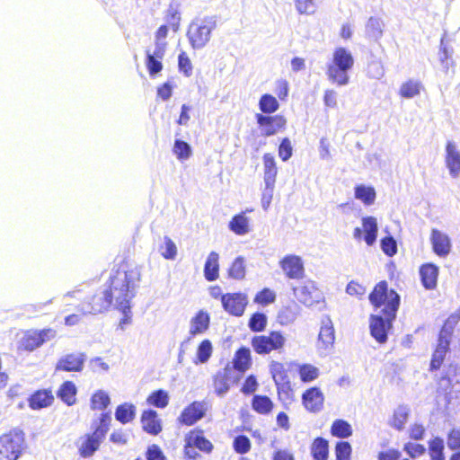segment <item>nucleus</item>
I'll use <instances>...</instances> for the list:
<instances>
[{
	"instance_id": "f3484780",
	"label": "nucleus",
	"mask_w": 460,
	"mask_h": 460,
	"mask_svg": "<svg viewBox=\"0 0 460 460\" xmlns=\"http://www.w3.org/2000/svg\"><path fill=\"white\" fill-rule=\"evenodd\" d=\"M430 242L432 244L433 252L439 257H446L451 252V240L449 236L438 230L432 229L430 234Z\"/></svg>"
},
{
	"instance_id": "e2e57ef3",
	"label": "nucleus",
	"mask_w": 460,
	"mask_h": 460,
	"mask_svg": "<svg viewBox=\"0 0 460 460\" xmlns=\"http://www.w3.org/2000/svg\"><path fill=\"white\" fill-rule=\"evenodd\" d=\"M292 146L288 137H285L279 147V155L284 161H288L292 156Z\"/></svg>"
},
{
	"instance_id": "4c0bfd02",
	"label": "nucleus",
	"mask_w": 460,
	"mask_h": 460,
	"mask_svg": "<svg viewBox=\"0 0 460 460\" xmlns=\"http://www.w3.org/2000/svg\"><path fill=\"white\" fill-rule=\"evenodd\" d=\"M172 153L180 162H185L192 155V148L186 141L175 139Z\"/></svg>"
},
{
	"instance_id": "603ef678",
	"label": "nucleus",
	"mask_w": 460,
	"mask_h": 460,
	"mask_svg": "<svg viewBox=\"0 0 460 460\" xmlns=\"http://www.w3.org/2000/svg\"><path fill=\"white\" fill-rule=\"evenodd\" d=\"M296 10L300 14L311 15L317 10L315 0H294Z\"/></svg>"
},
{
	"instance_id": "4be33fe9",
	"label": "nucleus",
	"mask_w": 460,
	"mask_h": 460,
	"mask_svg": "<svg viewBox=\"0 0 460 460\" xmlns=\"http://www.w3.org/2000/svg\"><path fill=\"white\" fill-rule=\"evenodd\" d=\"M420 275L424 288L433 289L437 286L438 267L433 263L424 264L420 269Z\"/></svg>"
},
{
	"instance_id": "7c9ffc66",
	"label": "nucleus",
	"mask_w": 460,
	"mask_h": 460,
	"mask_svg": "<svg viewBox=\"0 0 460 460\" xmlns=\"http://www.w3.org/2000/svg\"><path fill=\"white\" fill-rule=\"evenodd\" d=\"M229 229L238 235H244L250 232L249 218L245 212L233 217L228 225Z\"/></svg>"
},
{
	"instance_id": "473e14b6",
	"label": "nucleus",
	"mask_w": 460,
	"mask_h": 460,
	"mask_svg": "<svg viewBox=\"0 0 460 460\" xmlns=\"http://www.w3.org/2000/svg\"><path fill=\"white\" fill-rule=\"evenodd\" d=\"M76 392L77 389L75 384L71 381H66L61 385L57 394L66 404L71 406L75 403Z\"/></svg>"
},
{
	"instance_id": "f704fd0d",
	"label": "nucleus",
	"mask_w": 460,
	"mask_h": 460,
	"mask_svg": "<svg viewBox=\"0 0 460 460\" xmlns=\"http://www.w3.org/2000/svg\"><path fill=\"white\" fill-rule=\"evenodd\" d=\"M111 404V397L104 390L96 391L91 397L90 407L93 411H105Z\"/></svg>"
},
{
	"instance_id": "dca6fc26",
	"label": "nucleus",
	"mask_w": 460,
	"mask_h": 460,
	"mask_svg": "<svg viewBox=\"0 0 460 460\" xmlns=\"http://www.w3.org/2000/svg\"><path fill=\"white\" fill-rule=\"evenodd\" d=\"M86 359L84 353H71L63 356L57 363L56 370L80 372Z\"/></svg>"
},
{
	"instance_id": "c03bdc74",
	"label": "nucleus",
	"mask_w": 460,
	"mask_h": 460,
	"mask_svg": "<svg viewBox=\"0 0 460 460\" xmlns=\"http://www.w3.org/2000/svg\"><path fill=\"white\" fill-rule=\"evenodd\" d=\"M259 108L263 113H273L279 110V104L278 100L271 94H263L259 101Z\"/></svg>"
},
{
	"instance_id": "f03ea898",
	"label": "nucleus",
	"mask_w": 460,
	"mask_h": 460,
	"mask_svg": "<svg viewBox=\"0 0 460 460\" xmlns=\"http://www.w3.org/2000/svg\"><path fill=\"white\" fill-rule=\"evenodd\" d=\"M369 301L376 307H381L384 315L372 314L369 320V328L372 337L379 343L387 341V333L393 327V322L400 305L401 297L394 289H388L385 281L379 282L369 295Z\"/></svg>"
},
{
	"instance_id": "a878e982",
	"label": "nucleus",
	"mask_w": 460,
	"mask_h": 460,
	"mask_svg": "<svg viewBox=\"0 0 460 460\" xmlns=\"http://www.w3.org/2000/svg\"><path fill=\"white\" fill-rule=\"evenodd\" d=\"M362 226L363 230L365 232L364 240L367 243V245L371 246L373 245L377 237V220L374 217H364L362 218Z\"/></svg>"
},
{
	"instance_id": "c756f323",
	"label": "nucleus",
	"mask_w": 460,
	"mask_h": 460,
	"mask_svg": "<svg viewBox=\"0 0 460 460\" xmlns=\"http://www.w3.org/2000/svg\"><path fill=\"white\" fill-rule=\"evenodd\" d=\"M54 400L52 394L47 390L35 392L29 400L30 407L33 410L49 406Z\"/></svg>"
},
{
	"instance_id": "49530a36",
	"label": "nucleus",
	"mask_w": 460,
	"mask_h": 460,
	"mask_svg": "<svg viewBox=\"0 0 460 460\" xmlns=\"http://www.w3.org/2000/svg\"><path fill=\"white\" fill-rule=\"evenodd\" d=\"M213 346L209 340H203L197 349V361L196 364H204L208 361L212 355Z\"/></svg>"
},
{
	"instance_id": "774afa93",
	"label": "nucleus",
	"mask_w": 460,
	"mask_h": 460,
	"mask_svg": "<svg viewBox=\"0 0 460 460\" xmlns=\"http://www.w3.org/2000/svg\"><path fill=\"white\" fill-rule=\"evenodd\" d=\"M146 460H166L165 456L157 445H151L146 453Z\"/></svg>"
},
{
	"instance_id": "7ed1b4c3",
	"label": "nucleus",
	"mask_w": 460,
	"mask_h": 460,
	"mask_svg": "<svg viewBox=\"0 0 460 460\" xmlns=\"http://www.w3.org/2000/svg\"><path fill=\"white\" fill-rule=\"evenodd\" d=\"M354 65V58L349 50L343 47L337 48L332 61L327 65L328 80L337 86H345L349 83V72Z\"/></svg>"
},
{
	"instance_id": "338daca9",
	"label": "nucleus",
	"mask_w": 460,
	"mask_h": 460,
	"mask_svg": "<svg viewBox=\"0 0 460 460\" xmlns=\"http://www.w3.org/2000/svg\"><path fill=\"white\" fill-rule=\"evenodd\" d=\"M404 450L411 457H416L425 453V447L420 444L408 442L404 445Z\"/></svg>"
},
{
	"instance_id": "a211bd4d",
	"label": "nucleus",
	"mask_w": 460,
	"mask_h": 460,
	"mask_svg": "<svg viewBox=\"0 0 460 460\" xmlns=\"http://www.w3.org/2000/svg\"><path fill=\"white\" fill-rule=\"evenodd\" d=\"M302 401L307 411L318 412L323 409L324 396L318 387H311L303 394Z\"/></svg>"
},
{
	"instance_id": "864d4df0",
	"label": "nucleus",
	"mask_w": 460,
	"mask_h": 460,
	"mask_svg": "<svg viewBox=\"0 0 460 460\" xmlns=\"http://www.w3.org/2000/svg\"><path fill=\"white\" fill-rule=\"evenodd\" d=\"M248 325L252 332H261L267 325V316L262 313H255L250 318Z\"/></svg>"
},
{
	"instance_id": "6e6d98bb",
	"label": "nucleus",
	"mask_w": 460,
	"mask_h": 460,
	"mask_svg": "<svg viewBox=\"0 0 460 460\" xmlns=\"http://www.w3.org/2000/svg\"><path fill=\"white\" fill-rule=\"evenodd\" d=\"M178 67L179 71L182 73L185 76H190L192 74V64L188 57L187 53L181 51L178 56Z\"/></svg>"
},
{
	"instance_id": "bf43d9fd",
	"label": "nucleus",
	"mask_w": 460,
	"mask_h": 460,
	"mask_svg": "<svg viewBox=\"0 0 460 460\" xmlns=\"http://www.w3.org/2000/svg\"><path fill=\"white\" fill-rule=\"evenodd\" d=\"M163 58H154L146 55V65L151 76L156 75L163 69Z\"/></svg>"
},
{
	"instance_id": "8fccbe9b",
	"label": "nucleus",
	"mask_w": 460,
	"mask_h": 460,
	"mask_svg": "<svg viewBox=\"0 0 460 460\" xmlns=\"http://www.w3.org/2000/svg\"><path fill=\"white\" fill-rule=\"evenodd\" d=\"M159 252L167 260H174L177 255V247L174 242L168 236L164 237V244L159 247Z\"/></svg>"
},
{
	"instance_id": "f8f14e48",
	"label": "nucleus",
	"mask_w": 460,
	"mask_h": 460,
	"mask_svg": "<svg viewBox=\"0 0 460 460\" xmlns=\"http://www.w3.org/2000/svg\"><path fill=\"white\" fill-rule=\"evenodd\" d=\"M224 309L232 315H243L247 305V296L242 293H227L221 296Z\"/></svg>"
},
{
	"instance_id": "0eeeda50",
	"label": "nucleus",
	"mask_w": 460,
	"mask_h": 460,
	"mask_svg": "<svg viewBox=\"0 0 460 460\" xmlns=\"http://www.w3.org/2000/svg\"><path fill=\"white\" fill-rule=\"evenodd\" d=\"M285 338L279 332H271L269 335L255 336L252 340V346L258 354H268L272 350L281 349L285 344Z\"/></svg>"
},
{
	"instance_id": "4468645a",
	"label": "nucleus",
	"mask_w": 460,
	"mask_h": 460,
	"mask_svg": "<svg viewBox=\"0 0 460 460\" xmlns=\"http://www.w3.org/2000/svg\"><path fill=\"white\" fill-rule=\"evenodd\" d=\"M279 266L288 279H299L305 273L304 262L301 257L288 254L282 258Z\"/></svg>"
},
{
	"instance_id": "2f4dec72",
	"label": "nucleus",
	"mask_w": 460,
	"mask_h": 460,
	"mask_svg": "<svg viewBox=\"0 0 460 460\" xmlns=\"http://www.w3.org/2000/svg\"><path fill=\"white\" fill-rule=\"evenodd\" d=\"M186 441L189 446H194L206 453H210L213 449L212 443L203 436L202 431L191 432Z\"/></svg>"
},
{
	"instance_id": "ddd939ff",
	"label": "nucleus",
	"mask_w": 460,
	"mask_h": 460,
	"mask_svg": "<svg viewBox=\"0 0 460 460\" xmlns=\"http://www.w3.org/2000/svg\"><path fill=\"white\" fill-rule=\"evenodd\" d=\"M293 294L296 298L306 306H310L317 302V288L311 280H303L296 286L292 287Z\"/></svg>"
},
{
	"instance_id": "79ce46f5",
	"label": "nucleus",
	"mask_w": 460,
	"mask_h": 460,
	"mask_svg": "<svg viewBox=\"0 0 460 460\" xmlns=\"http://www.w3.org/2000/svg\"><path fill=\"white\" fill-rule=\"evenodd\" d=\"M409 414L410 409L407 406H398L394 412L392 426L398 430H402L408 420Z\"/></svg>"
},
{
	"instance_id": "6ab92c4d",
	"label": "nucleus",
	"mask_w": 460,
	"mask_h": 460,
	"mask_svg": "<svg viewBox=\"0 0 460 460\" xmlns=\"http://www.w3.org/2000/svg\"><path fill=\"white\" fill-rule=\"evenodd\" d=\"M232 372L233 369L229 366H226L215 375L214 388L218 396L222 397L229 391L231 383L233 382L231 376Z\"/></svg>"
},
{
	"instance_id": "bb28decb",
	"label": "nucleus",
	"mask_w": 460,
	"mask_h": 460,
	"mask_svg": "<svg viewBox=\"0 0 460 460\" xmlns=\"http://www.w3.org/2000/svg\"><path fill=\"white\" fill-rule=\"evenodd\" d=\"M219 255L216 252H211L205 262L204 277L208 281H214L218 278L219 271Z\"/></svg>"
},
{
	"instance_id": "5701e85b",
	"label": "nucleus",
	"mask_w": 460,
	"mask_h": 460,
	"mask_svg": "<svg viewBox=\"0 0 460 460\" xmlns=\"http://www.w3.org/2000/svg\"><path fill=\"white\" fill-rule=\"evenodd\" d=\"M385 22L384 21L376 16H371L365 26L366 37L375 42L379 41L384 34Z\"/></svg>"
},
{
	"instance_id": "72a5a7b5",
	"label": "nucleus",
	"mask_w": 460,
	"mask_h": 460,
	"mask_svg": "<svg viewBox=\"0 0 460 460\" xmlns=\"http://www.w3.org/2000/svg\"><path fill=\"white\" fill-rule=\"evenodd\" d=\"M354 190L355 198L362 201L366 206L374 204L376 197L374 187L360 184L357 185Z\"/></svg>"
},
{
	"instance_id": "58836bf2",
	"label": "nucleus",
	"mask_w": 460,
	"mask_h": 460,
	"mask_svg": "<svg viewBox=\"0 0 460 460\" xmlns=\"http://www.w3.org/2000/svg\"><path fill=\"white\" fill-rule=\"evenodd\" d=\"M331 433L333 437L347 438L352 435L350 424L344 420H335L331 427Z\"/></svg>"
},
{
	"instance_id": "c85d7f7f",
	"label": "nucleus",
	"mask_w": 460,
	"mask_h": 460,
	"mask_svg": "<svg viewBox=\"0 0 460 460\" xmlns=\"http://www.w3.org/2000/svg\"><path fill=\"white\" fill-rule=\"evenodd\" d=\"M264 183L265 185H275L278 169L275 158L271 154L263 155Z\"/></svg>"
},
{
	"instance_id": "e433bc0d",
	"label": "nucleus",
	"mask_w": 460,
	"mask_h": 460,
	"mask_svg": "<svg viewBox=\"0 0 460 460\" xmlns=\"http://www.w3.org/2000/svg\"><path fill=\"white\" fill-rule=\"evenodd\" d=\"M251 366V352L248 348H240L234 358V367L239 371H245Z\"/></svg>"
},
{
	"instance_id": "423d86ee",
	"label": "nucleus",
	"mask_w": 460,
	"mask_h": 460,
	"mask_svg": "<svg viewBox=\"0 0 460 460\" xmlns=\"http://www.w3.org/2000/svg\"><path fill=\"white\" fill-rule=\"evenodd\" d=\"M56 336L57 332L52 328L28 330L18 341L17 349L18 350L32 352L45 342L55 339Z\"/></svg>"
},
{
	"instance_id": "20e7f679",
	"label": "nucleus",
	"mask_w": 460,
	"mask_h": 460,
	"mask_svg": "<svg viewBox=\"0 0 460 460\" xmlns=\"http://www.w3.org/2000/svg\"><path fill=\"white\" fill-rule=\"evenodd\" d=\"M111 411H103L93 420L91 428L93 432L85 435L84 440L79 447L80 455L83 457L92 456L104 440L111 423Z\"/></svg>"
},
{
	"instance_id": "4d7b16f0",
	"label": "nucleus",
	"mask_w": 460,
	"mask_h": 460,
	"mask_svg": "<svg viewBox=\"0 0 460 460\" xmlns=\"http://www.w3.org/2000/svg\"><path fill=\"white\" fill-rule=\"evenodd\" d=\"M351 446L347 441H340L335 447V455L337 460H350Z\"/></svg>"
},
{
	"instance_id": "b1692460",
	"label": "nucleus",
	"mask_w": 460,
	"mask_h": 460,
	"mask_svg": "<svg viewBox=\"0 0 460 460\" xmlns=\"http://www.w3.org/2000/svg\"><path fill=\"white\" fill-rule=\"evenodd\" d=\"M301 312V307L295 301L283 306L278 313V321L281 325H288L296 321Z\"/></svg>"
},
{
	"instance_id": "0e129e2a",
	"label": "nucleus",
	"mask_w": 460,
	"mask_h": 460,
	"mask_svg": "<svg viewBox=\"0 0 460 460\" xmlns=\"http://www.w3.org/2000/svg\"><path fill=\"white\" fill-rule=\"evenodd\" d=\"M447 443L451 450L460 449V429H453L448 433Z\"/></svg>"
},
{
	"instance_id": "6e6552de",
	"label": "nucleus",
	"mask_w": 460,
	"mask_h": 460,
	"mask_svg": "<svg viewBox=\"0 0 460 460\" xmlns=\"http://www.w3.org/2000/svg\"><path fill=\"white\" fill-rule=\"evenodd\" d=\"M22 436L13 432L0 438V460H17L22 451Z\"/></svg>"
},
{
	"instance_id": "aec40b11",
	"label": "nucleus",
	"mask_w": 460,
	"mask_h": 460,
	"mask_svg": "<svg viewBox=\"0 0 460 460\" xmlns=\"http://www.w3.org/2000/svg\"><path fill=\"white\" fill-rule=\"evenodd\" d=\"M143 429L151 435H157L162 430L161 420L155 410H146L141 415Z\"/></svg>"
},
{
	"instance_id": "cd10ccee",
	"label": "nucleus",
	"mask_w": 460,
	"mask_h": 460,
	"mask_svg": "<svg viewBox=\"0 0 460 460\" xmlns=\"http://www.w3.org/2000/svg\"><path fill=\"white\" fill-rule=\"evenodd\" d=\"M136 406L129 402L121 403L115 410V419L124 425L131 422L136 418Z\"/></svg>"
},
{
	"instance_id": "c9c22d12",
	"label": "nucleus",
	"mask_w": 460,
	"mask_h": 460,
	"mask_svg": "<svg viewBox=\"0 0 460 460\" xmlns=\"http://www.w3.org/2000/svg\"><path fill=\"white\" fill-rule=\"evenodd\" d=\"M311 453L315 460H326L329 454V442L323 438H317L314 440Z\"/></svg>"
},
{
	"instance_id": "052dcab7",
	"label": "nucleus",
	"mask_w": 460,
	"mask_h": 460,
	"mask_svg": "<svg viewBox=\"0 0 460 460\" xmlns=\"http://www.w3.org/2000/svg\"><path fill=\"white\" fill-rule=\"evenodd\" d=\"M381 249L387 256H394L397 252V243L393 236H386L381 240Z\"/></svg>"
},
{
	"instance_id": "09e8293b",
	"label": "nucleus",
	"mask_w": 460,
	"mask_h": 460,
	"mask_svg": "<svg viewBox=\"0 0 460 460\" xmlns=\"http://www.w3.org/2000/svg\"><path fill=\"white\" fill-rule=\"evenodd\" d=\"M421 84L418 81L409 80L408 82L402 84L400 88V94L403 98H413L416 95L420 94Z\"/></svg>"
},
{
	"instance_id": "a18cd8bd",
	"label": "nucleus",
	"mask_w": 460,
	"mask_h": 460,
	"mask_svg": "<svg viewBox=\"0 0 460 460\" xmlns=\"http://www.w3.org/2000/svg\"><path fill=\"white\" fill-rule=\"evenodd\" d=\"M444 440L441 438H435L429 443V450L431 460H445Z\"/></svg>"
},
{
	"instance_id": "13d9d810",
	"label": "nucleus",
	"mask_w": 460,
	"mask_h": 460,
	"mask_svg": "<svg viewBox=\"0 0 460 460\" xmlns=\"http://www.w3.org/2000/svg\"><path fill=\"white\" fill-rule=\"evenodd\" d=\"M276 300V294L271 289L265 288L255 296L254 302L261 305H269Z\"/></svg>"
},
{
	"instance_id": "680f3d73",
	"label": "nucleus",
	"mask_w": 460,
	"mask_h": 460,
	"mask_svg": "<svg viewBox=\"0 0 460 460\" xmlns=\"http://www.w3.org/2000/svg\"><path fill=\"white\" fill-rule=\"evenodd\" d=\"M439 61L442 65V66L446 69H448L449 67V60H451L452 58V51H450L447 45L445 44V39L442 38L440 40V49L438 52Z\"/></svg>"
},
{
	"instance_id": "2eb2a0df",
	"label": "nucleus",
	"mask_w": 460,
	"mask_h": 460,
	"mask_svg": "<svg viewBox=\"0 0 460 460\" xmlns=\"http://www.w3.org/2000/svg\"><path fill=\"white\" fill-rule=\"evenodd\" d=\"M334 329L329 318L323 320L318 335L317 349L322 355H326L334 342Z\"/></svg>"
},
{
	"instance_id": "412c9836",
	"label": "nucleus",
	"mask_w": 460,
	"mask_h": 460,
	"mask_svg": "<svg viewBox=\"0 0 460 460\" xmlns=\"http://www.w3.org/2000/svg\"><path fill=\"white\" fill-rule=\"evenodd\" d=\"M450 342L451 340L438 336V343L430 361V370H437L441 367L446 358V355L449 350Z\"/></svg>"
},
{
	"instance_id": "9b49d317",
	"label": "nucleus",
	"mask_w": 460,
	"mask_h": 460,
	"mask_svg": "<svg viewBox=\"0 0 460 460\" xmlns=\"http://www.w3.org/2000/svg\"><path fill=\"white\" fill-rule=\"evenodd\" d=\"M445 164L451 178L460 176V149L454 140H448L446 144Z\"/></svg>"
},
{
	"instance_id": "37998d69",
	"label": "nucleus",
	"mask_w": 460,
	"mask_h": 460,
	"mask_svg": "<svg viewBox=\"0 0 460 460\" xmlns=\"http://www.w3.org/2000/svg\"><path fill=\"white\" fill-rule=\"evenodd\" d=\"M148 404L157 408H165L169 403V394L163 389L153 392L146 399Z\"/></svg>"
},
{
	"instance_id": "a19ab883",
	"label": "nucleus",
	"mask_w": 460,
	"mask_h": 460,
	"mask_svg": "<svg viewBox=\"0 0 460 460\" xmlns=\"http://www.w3.org/2000/svg\"><path fill=\"white\" fill-rule=\"evenodd\" d=\"M460 321V309L451 314L446 320L438 336L451 340L455 327Z\"/></svg>"
},
{
	"instance_id": "de8ad7c7",
	"label": "nucleus",
	"mask_w": 460,
	"mask_h": 460,
	"mask_svg": "<svg viewBox=\"0 0 460 460\" xmlns=\"http://www.w3.org/2000/svg\"><path fill=\"white\" fill-rule=\"evenodd\" d=\"M300 379L304 383L315 380L320 374L319 368L311 364H303L299 367Z\"/></svg>"
},
{
	"instance_id": "393cba45",
	"label": "nucleus",
	"mask_w": 460,
	"mask_h": 460,
	"mask_svg": "<svg viewBox=\"0 0 460 460\" xmlns=\"http://www.w3.org/2000/svg\"><path fill=\"white\" fill-rule=\"evenodd\" d=\"M210 317L209 314L200 310L196 315L190 320V333L192 336L197 334L204 333L209 327Z\"/></svg>"
},
{
	"instance_id": "ea45409f",
	"label": "nucleus",
	"mask_w": 460,
	"mask_h": 460,
	"mask_svg": "<svg viewBox=\"0 0 460 460\" xmlns=\"http://www.w3.org/2000/svg\"><path fill=\"white\" fill-rule=\"evenodd\" d=\"M252 409L260 414H268L273 408V402L266 395H254L252 402Z\"/></svg>"
},
{
	"instance_id": "39448f33",
	"label": "nucleus",
	"mask_w": 460,
	"mask_h": 460,
	"mask_svg": "<svg viewBox=\"0 0 460 460\" xmlns=\"http://www.w3.org/2000/svg\"><path fill=\"white\" fill-rule=\"evenodd\" d=\"M215 15L197 17L191 21L187 31V38L193 49H202L209 42L212 31L217 28Z\"/></svg>"
},
{
	"instance_id": "3c124183",
	"label": "nucleus",
	"mask_w": 460,
	"mask_h": 460,
	"mask_svg": "<svg viewBox=\"0 0 460 460\" xmlns=\"http://www.w3.org/2000/svg\"><path fill=\"white\" fill-rule=\"evenodd\" d=\"M229 277L234 279H243L245 277V265L243 257H237L232 263L229 270Z\"/></svg>"
},
{
	"instance_id": "9d476101",
	"label": "nucleus",
	"mask_w": 460,
	"mask_h": 460,
	"mask_svg": "<svg viewBox=\"0 0 460 460\" xmlns=\"http://www.w3.org/2000/svg\"><path fill=\"white\" fill-rule=\"evenodd\" d=\"M255 118L261 128V135L266 137L275 135L280 129L284 128L287 123L286 119L280 115L267 116L257 113Z\"/></svg>"
},
{
	"instance_id": "69168bd1",
	"label": "nucleus",
	"mask_w": 460,
	"mask_h": 460,
	"mask_svg": "<svg viewBox=\"0 0 460 460\" xmlns=\"http://www.w3.org/2000/svg\"><path fill=\"white\" fill-rule=\"evenodd\" d=\"M367 74L371 78L380 79L385 74V69L380 62L373 61L368 65Z\"/></svg>"
},
{
	"instance_id": "5fc2aeb1",
	"label": "nucleus",
	"mask_w": 460,
	"mask_h": 460,
	"mask_svg": "<svg viewBox=\"0 0 460 460\" xmlns=\"http://www.w3.org/2000/svg\"><path fill=\"white\" fill-rule=\"evenodd\" d=\"M233 447L236 453L243 455L250 451L251 441L248 437L244 435H239L234 438Z\"/></svg>"
},
{
	"instance_id": "f257e3e1",
	"label": "nucleus",
	"mask_w": 460,
	"mask_h": 460,
	"mask_svg": "<svg viewBox=\"0 0 460 460\" xmlns=\"http://www.w3.org/2000/svg\"><path fill=\"white\" fill-rule=\"evenodd\" d=\"M140 276V270L137 267L128 269L127 265H121L116 270L113 268L108 288L95 294L90 302L82 304L78 310L83 314H96L113 305L127 316V313L130 312V302L136 296Z\"/></svg>"
},
{
	"instance_id": "1a4fd4ad",
	"label": "nucleus",
	"mask_w": 460,
	"mask_h": 460,
	"mask_svg": "<svg viewBox=\"0 0 460 460\" xmlns=\"http://www.w3.org/2000/svg\"><path fill=\"white\" fill-rule=\"evenodd\" d=\"M207 411L208 402L206 401H194L183 409L178 417V421L186 426L194 425L205 417Z\"/></svg>"
}]
</instances>
